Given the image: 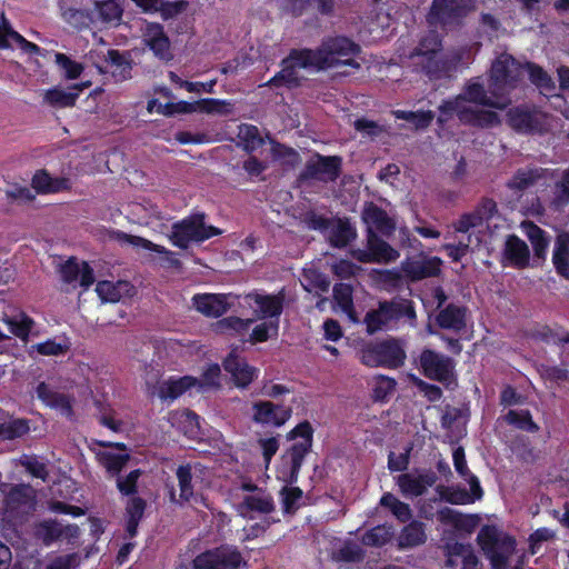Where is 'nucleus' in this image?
I'll return each mask as SVG.
<instances>
[{"label":"nucleus","mask_w":569,"mask_h":569,"mask_svg":"<svg viewBox=\"0 0 569 569\" xmlns=\"http://www.w3.org/2000/svg\"><path fill=\"white\" fill-rule=\"evenodd\" d=\"M461 59V50L443 51L442 36L436 30H429L422 34L408 54L413 69L430 80L449 78L457 70Z\"/></svg>","instance_id":"1"},{"label":"nucleus","mask_w":569,"mask_h":569,"mask_svg":"<svg viewBox=\"0 0 569 569\" xmlns=\"http://www.w3.org/2000/svg\"><path fill=\"white\" fill-rule=\"evenodd\" d=\"M461 59V50L443 51L442 36L436 30H429L422 34L408 54L413 69L430 80L449 78L457 70Z\"/></svg>","instance_id":"2"},{"label":"nucleus","mask_w":569,"mask_h":569,"mask_svg":"<svg viewBox=\"0 0 569 569\" xmlns=\"http://www.w3.org/2000/svg\"><path fill=\"white\" fill-rule=\"evenodd\" d=\"M361 52L358 43L347 37H329L322 40L321 44L312 49H293L290 52L291 59L300 68H315L326 70L340 66H349L356 69L360 68L353 57Z\"/></svg>","instance_id":"3"},{"label":"nucleus","mask_w":569,"mask_h":569,"mask_svg":"<svg viewBox=\"0 0 569 569\" xmlns=\"http://www.w3.org/2000/svg\"><path fill=\"white\" fill-rule=\"evenodd\" d=\"M523 78V64L511 54L501 53L491 64L489 92L501 100H511V92L520 86Z\"/></svg>","instance_id":"4"},{"label":"nucleus","mask_w":569,"mask_h":569,"mask_svg":"<svg viewBox=\"0 0 569 569\" xmlns=\"http://www.w3.org/2000/svg\"><path fill=\"white\" fill-rule=\"evenodd\" d=\"M477 542L489 559L492 569H507L509 559L516 551V539L495 526H483L478 536Z\"/></svg>","instance_id":"5"},{"label":"nucleus","mask_w":569,"mask_h":569,"mask_svg":"<svg viewBox=\"0 0 569 569\" xmlns=\"http://www.w3.org/2000/svg\"><path fill=\"white\" fill-rule=\"evenodd\" d=\"M438 123L443 126L453 114H457L459 121L463 124L476 128H492L500 124V118L497 112L476 108L472 106H461L457 98L443 101L439 106Z\"/></svg>","instance_id":"6"},{"label":"nucleus","mask_w":569,"mask_h":569,"mask_svg":"<svg viewBox=\"0 0 569 569\" xmlns=\"http://www.w3.org/2000/svg\"><path fill=\"white\" fill-rule=\"evenodd\" d=\"M204 213H194L172 226L170 236L174 246L187 249L190 242H202L222 231L213 226L204 223Z\"/></svg>","instance_id":"7"},{"label":"nucleus","mask_w":569,"mask_h":569,"mask_svg":"<svg viewBox=\"0 0 569 569\" xmlns=\"http://www.w3.org/2000/svg\"><path fill=\"white\" fill-rule=\"evenodd\" d=\"M312 432L313 429L310 422L303 421L287 435L288 440H293L298 437L301 438V441L293 443L282 457V459L290 466L289 473L284 478V481L289 485L296 483L298 480V475L303 459L312 447Z\"/></svg>","instance_id":"8"},{"label":"nucleus","mask_w":569,"mask_h":569,"mask_svg":"<svg viewBox=\"0 0 569 569\" xmlns=\"http://www.w3.org/2000/svg\"><path fill=\"white\" fill-rule=\"evenodd\" d=\"M405 358V350L396 339L368 343L361 350V362L368 367L399 368Z\"/></svg>","instance_id":"9"},{"label":"nucleus","mask_w":569,"mask_h":569,"mask_svg":"<svg viewBox=\"0 0 569 569\" xmlns=\"http://www.w3.org/2000/svg\"><path fill=\"white\" fill-rule=\"evenodd\" d=\"M471 10L465 0H432L426 20L429 26L458 27Z\"/></svg>","instance_id":"10"},{"label":"nucleus","mask_w":569,"mask_h":569,"mask_svg":"<svg viewBox=\"0 0 569 569\" xmlns=\"http://www.w3.org/2000/svg\"><path fill=\"white\" fill-rule=\"evenodd\" d=\"M193 569H239L246 561L237 547L222 545L198 555Z\"/></svg>","instance_id":"11"},{"label":"nucleus","mask_w":569,"mask_h":569,"mask_svg":"<svg viewBox=\"0 0 569 569\" xmlns=\"http://www.w3.org/2000/svg\"><path fill=\"white\" fill-rule=\"evenodd\" d=\"M341 164L342 160L338 156H321L317 153L307 161L305 169L298 177V181H336L341 173Z\"/></svg>","instance_id":"12"},{"label":"nucleus","mask_w":569,"mask_h":569,"mask_svg":"<svg viewBox=\"0 0 569 569\" xmlns=\"http://www.w3.org/2000/svg\"><path fill=\"white\" fill-rule=\"evenodd\" d=\"M420 366L426 377L449 386L455 381V362L451 358L426 349L420 355Z\"/></svg>","instance_id":"13"},{"label":"nucleus","mask_w":569,"mask_h":569,"mask_svg":"<svg viewBox=\"0 0 569 569\" xmlns=\"http://www.w3.org/2000/svg\"><path fill=\"white\" fill-rule=\"evenodd\" d=\"M461 106H468L467 102L492 109L503 110L512 100H501L500 97L492 96L489 90L479 81H470L466 84L462 92L456 97Z\"/></svg>","instance_id":"14"},{"label":"nucleus","mask_w":569,"mask_h":569,"mask_svg":"<svg viewBox=\"0 0 569 569\" xmlns=\"http://www.w3.org/2000/svg\"><path fill=\"white\" fill-rule=\"evenodd\" d=\"M61 280L64 283L72 284L73 288L77 283L83 289H88L96 281L93 269L86 261H79L76 257H70L64 262L58 266Z\"/></svg>","instance_id":"15"},{"label":"nucleus","mask_w":569,"mask_h":569,"mask_svg":"<svg viewBox=\"0 0 569 569\" xmlns=\"http://www.w3.org/2000/svg\"><path fill=\"white\" fill-rule=\"evenodd\" d=\"M142 41L158 59L170 61L173 58L170 39L160 23L147 22L142 29Z\"/></svg>","instance_id":"16"},{"label":"nucleus","mask_w":569,"mask_h":569,"mask_svg":"<svg viewBox=\"0 0 569 569\" xmlns=\"http://www.w3.org/2000/svg\"><path fill=\"white\" fill-rule=\"evenodd\" d=\"M254 411L252 420L261 425L281 427L291 417V407L273 403L271 401H257L252 405Z\"/></svg>","instance_id":"17"},{"label":"nucleus","mask_w":569,"mask_h":569,"mask_svg":"<svg viewBox=\"0 0 569 569\" xmlns=\"http://www.w3.org/2000/svg\"><path fill=\"white\" fill-rule=\"evenodd\" d=\"M441 263L442 261L439 258L427 257L421 253L415 258H408L403 261L401 269L412 281H418L425 278L438 276L440 273Z\"/></svg>","instance_id":"18"},{"label":"nucleus","mask_w":569,"mask_h":569,"mask_svg":"<svg viewBox=\"0 0 569 569\" xmlns=\"http://www.w3.org/2000/svg\"><path fill=\"white\" fill-rule=\"evenodd\" d=\"M438 477L432 470H422L417 473H402L397 478V483L403 495L421 496L428 487L436 483Z\"/></svg>","instance_id":"19"},{"label":"nucleus","mask_w":569,"mask_h":569,"mask_svg":"<svg viewBox=\"0 0 569 569\" xmlns=\"http://www.w3.org/2000/svg\"><path fill=\"white\" fill-rule=\"evenodd\" d=\"M509 126L518 132H535L542 128V116L527 107H516L507 113Z\"/></svg>","instance_id":"20"},{"label":"nucleus","mask_w":569,"mask_h":569,"mask_svg":"<svg viewBox=\"0 0 569 569\" xmlns=\"http://www.w3.org/2000/svg\"><path fill=\"white\" fill-rule=\"evenodd\" d=\"M361 218L367 224V231L373 230L380 232L382 236L389 237L396 230L395 220L373 202H369L365 206Z\"/></svg>","instance_id":"21"},{"label":"nucleus","mask_w":569,"mask_h":569,"mask_svg":"<svg viewBox=\"0 0 569 569\" xmlns=\"http://www.w3.org/2000/svg\"><path fill=\"white\" fill-rule=\"evenodd\" d=\"M381 311L388 323L397 322L401 318H406L411 326L416 325L417 315L411 300L396 297L391 300L380 301Z\"/></svg>","instance_id":"22"},{"label":"nucleus","mask_w":569,"mask_h":569,"mask_svg":"<svg viewBox=\"0 0 569 569\" xmlns=\"http://www.w3.org/2000/svg\"><path fill=\"white\" fill-rule=\"evenodd\" d=\"M467 308L455 303L447 305L436 316V323L446 330L462 331L466 326Z\"/></svg>","instance_id":"23"},{"label":"nucleus","mask_w":569,"mask_h":569,"mask_svg":"<svg viewBox=\"0 0 569 569\" xmlns=\"http://www.w3.org/2000/svg\"><path fill=\"white\" fill-rule=\"evenodd\" d=\"M529 248L527 243L516 234L507 237L503 248V262L507 261L511 266L523 269L529 264Z\"/></svg>","instance_id":"24"},{"label":"nucleus","mask_w":569,"mask_h":569,"mask_svg":"<svg viewBox=\"0 0 569 569\" xmlns=\"http://www.w3.org/2000/svg\"><path fill=\"white\" fill-rule=\"evenodd\" d=\"M223 368L229 372L238 387L246 388L253 379L254 368L236 355L234 351L223 361Z\"/></svg>","instance_id":"25"},{"label":"nucleus","mask_w":569,"mask_h":569,"mask_svg":"<svg viewBox=\"0 0 569 569\" xmlns=\"http://www.w3.org/2000/svg\"><path fill=\"white\" fill-rule=\"evenodd\" d=\"M193 303L198 311L208 317H220L230 308L226 295L206 293L194 296Z\"/></svg>","instance_id":"26"},{"label":"nucleus","mask_w":569,"mask_h":569,"mask_svg":"<svg viewBox=\"0 0 569 569\" xmlns=\"http://www.w3.org/2000/svg\"><path fill=\"white\" fill-rule=\"evenodd\" d=\"M367 248L370 249L373 262L377 263H389L399 258V252L373 230L367 231Z\"/></svg>","instance_id":"27"},{"label":"nucleus","mask_w":569,"mask_h":569,"mask_svg":"<svg viewBox=\"0 0 569 569\" xmlns=\"http://www.w3.org/2000/svg\"><path fill=\"white\" fill-rule=\"evenodd\" d=\"M438 520L442 523L452 525L457 530L472 532L478 526V516L462 515L455 509L445 507L437 513Z\"/></svg>","instance_id":"28"},{"label":"nucleus","mask_w":569,"mask_h":569,"mask_svg":"<svg viewBox=\"0 0 569 569\" xmlns=\"http://www.w3.org/2000/svg\"><path fill=\"white\" fill-rule=\"evenodd\" d=\"M2 321L8 326L9 333L22 340H27L33 326V320L23 311L17 309H11L10 312L4 311Z\"/></svg>","instance_id":"29"},{"label":"nucleus","mask_w":569,"mask_h":569,"mask_svg":"<svg viewBox=\"0 0 569 569\" xmlns=\"http://www.w3.org/2000/svg\"><path fill=\"white\" fill-rule=\"evenodd\" d=\"M328 230V240L336 248L347 247L357 237L356 229L347 219L332 220Z\"/></svg>","instance_id":"30"},{"label":"nucleus","mask_w":569,"mask_h":569,"mask_svg":"<svg viewBox=\"0 0 569 569\" xmlns=\"http://www.w3.org/2000/svg\"><path fill=\"white\" fill-rule=\"evenodd\" d=\"M552 263L559 276L569 280V232H560L555 242Z\"/></svg>","instance_id":"31"},{"label":"nucleus","mask_w":569,"mask_h":569,"mask_svg":"<svg viewBox=\"0 0 569 569\" xmlns=\"http://www.w3.org/2000/svg\"><path fill=\"white\" fill-rule=\"evenodd\" d=\"M37 395L46 405L59 409L62 415L72 416L71 401L67 395L53 391L44 382L38 385Z\"/></svg>","instance_id":"32"},{"label":"nucleus","mask_w":569,"mask_h":569,"mask_svg":"<svg viewBox=\"0 0 569 569\" xmlns=\"http://www.w3.org/2000/svg\"><path fill=\"white\" fill-rule=\"evenodd\" d=\"M547 174V169L543 168H523L517 170L515 176L507 182V187L511 190L523 191Z\"/></svg>","instance_id":"33"},{"label":"nucleus","mask_w":569,"mask_h":569,"mask_svg":"<svg viewBox=\"0 0 569 569\" xmlns=\"http://www.w3.org/2000/svg\"><path fill=\"white\" fill-rule=\"evenodd\" d=\"M34 490L29 485L13 487L6 497L10 510L30 509L34 505Z\"/></svg>","instance_id":"34"},{"label":"nucleus","mask_w":569,"mask_h":569,"mask_svg":"<svg viewBox=\"0 0 569 569\" xmlns=\"http://www.w3.org/2000/svg\"><path fill=\"white\" fill-rule=\"evenodd\" d=\"M254 303L259 307L263 317H279L283 309V301L286 298L284 289H281L277 295H250Z\"/></svg>","instance_id":"35"},{"label":"nucleus","mask_w":569,"mask_h":569,"mask_svg":"<svg viewBox=\"0 0 569 569\" xmlns=\"http://www.w3.org/2000/svg\"><path fill=\"white\" fill-rule=\"evenodd\" d=\"M106 61L112 68L111 74L116 81H124L131 78L132 62L129 54L112 49L108 51Z\"/></svg>","instance_id":"36"},{"label":"nucleus","mask_w":569,"mask_h":569,"mask_svg":"<svg viewBox=\"0 0 569 569\" xmlns=\"http://www.w3.org/2000/svg\"><path fill=\"white\" fill-rule=\"evenodd\" d=\"M77 99L78 93L72 92L70 88L54 87L43 94V102L57 109L74 107Z\"/></svg>","instance_id":"37"},{"label":"nucleus","mask_w":569,"mask_h":569,"mask_svg":"<svg viewBox=\"0 0 569 569\" xmlns=\"http://www.w3.org/2000/svg\"><path fill=\"white\" fill-rule=\"evenodd\" d=\"M527 71L529 79L542 93L548 94L556 90L553 79L540 66L533 62H526L523 71Z\"/></svg>","instance_id":"38"},{"label":"nucleus","mask_w":569,"mask_h":569,"mask_svg":"<svg viewBox=\"0 0 569 569\" xmlns=\"http://www.w3.org/2000/svg\"><path fill=\"white\" fill-rule=\"evenodd\" d=\"M283 63L286 66L269 81V84L273 87L286 86L288 88L300 86V78L296 70L297 67H300L296 63V60L289 56L283 60Z\"/></svg>","instance_id":"39"},{"label":"nucleus","mask_w":569,"mask_h":569,"mask_svg":"<svg viewBox=\"0 0 569 569\" xmlns=\"http://www.w3.org/2000/svg\"><path fill=\"white\" fill-rule=\"evenodd\" d=\"M33 535L43 545L49 546L62 538L61 523L54 519L40 521L33 527Z\"/></svg>","instance_id":"40"},{"label":"nucleus","mask_w":569,"mask_h":569,"mask_svg":"<svg viewBox=\"0 0 569 569\" xmlns=\"http://www.w3.org/2000/svg\"><path fill=\"white\" fill-rule=\"evenodd\" d=\"M522 227L526 231L528 239L532 244L535 256L537 258L545 259L546 251L549 244L545 231L532 221L522 222Z\"/></svg>","instance_id":"41"},{"label":"nucleus","mask_w":569,"mask_h":569,"mask_svg":"<svg viewBox=\"0 0 569 569\" xmlns=\"http://www.w3.org/2000/svg\"><path fill=\"white\" fill-rule=\"evenodd\" d=\"M197 385V379L186 376L178 380H168L160 385L159 396L162 399H176L186 390Z\"/></svg>","instance_id":"42"},{"label":"nucleus","mask_w":569,"mask_h":569,"mask_svg":"<svg viewBox=\"0 0 569 569\" xmlns=\"http://www.w3.org/2000/svg\"><path fill=\"white\" fill-rule=\"evenodd\" d=\"M333 299L339 305L341 310L349 317L353 322H358L356 316L353 300H352V287L347 283H337L333 287Z\"/></svg>","instance_id":"43"},{"label":"nucleus","mask_w":569,"mask_h":569,"mask_svg":"<svg viewBox=\"0 0 569 569\" xmlns=\"http://www.w3.org/2000/svg\"><path fill=\"white\" fill-rule=\"evenodd\" d=\"M426 539L423 523L411 521L402 529L399 536V546L401 548H411L423 543Z\"/></svg>","instance_id":"44"},{"label":"nucleus","mask_w":569,"mask_h":569,"mask_svg":"<svg viewBox=\"0 0 569 569\" xmlns=\"http://www.w3.org/2000/svg\"><path fill=\"white\" fill-rule=\"evenodd\" d=\"M59 9L63 20L76 29L88 27L90 14L82 9L72 8L68 4V0H59Z\"/></svg>","instance_id":"45"},{"label":"nucleus","mask_w":569,"mask_h":569,"mask_svg":"<svg viewBox=\"0 0 569 569\" xmlns=\"http://www.w3.org/2000/svg\"><path fill=\"white\" fill-rule=\"evenodd\" d=\"M129 289L130 284L127 281H118L117 283L100 281L96 287V291L101 300L110 302L119 301Z\"/></svg>","instance_id":"46"},{"label":"nucleus","mask_w":569,"mask_h":569,"mask_svg":"<svg viewBox=\"0 0 569 569\" xmlns=\"http://www.w3.org/2000/svg\"><path fill=\"white\" fill-rule=\"evenodd\" d=\"M365 550L355 541L347 540L343 545L332 552L335 561H342L349 563H358L365 559Z\"/></svg>","instance_id":"47"},{"label":"nucleus","mask_w":569,"mask_h":569,"mask_svg":"<svg viewBox=\"0 0 569 569\" xmlns=\"http://www.w3.org/2000/svg\"><path fill=\"white\" fill-rule=\"evenodd\" d=\"M177 478L179 482L180 488V495L179 499L176 498V493L173 490L170 491V500L172 502H184L190 499V497L193 495V489L191 485L192 480V473H191V467L189 465L187 466H180L177 470Z\"/></svg>","instance_id":"48"},{"label":"nucleus","mask_w":569,"mask_h":569,"mask_svg":"<svg viewBox=\"0 0 569 569\" xmlns=\"http://www.w3.org/2000/svg\"><path fill=\"white\" fill-rule=\"evenodd\" d=\"M238 138L241 141L243 150L248 153L253 152L264 143L259 129L252 124H241L239 127Z\"/></svg>","instance_id":"49"},{"label":"nucleus","mask_w":569,"mask_h":569,"mask_svg":"<svg viewBox=\"0 0 569 569\" xmlns=\"http://www.w3.org/2000/svg\"><path fill=\"white\" fill-rule=\"evenodd\" d=\"M273 509L274 507L272 499L268 496H247L244 497L242 503L239 506V511L242 516H247L248 511L270 513L271 511H273Z\"/></svg>","instance_id":"50"},{"label":"nucleus","mask_w":569,"mask_h":569,"mask_svg":"<svg viewBox=\"0 0 569 569\" xmlns=\"http://www.w3.org/2000/svg\"><path fill=\"white\" fill-rule=\"evenodd\" d=\"M30 430L29 422L26 419H12L0 423V439L13 440L27 435Z\"/></svg>","instance_id":"51"},{"label":"nucleus","mask_w":569,"mask_h":569,"mask_svg":"<svg viewBox=\"0 0 569 569\" xmlns=\"http://www.w3.org/2000/svg\"><path fill=\"white\" fill-rule=\"evenodd\" d=\"M99 462L110 472L112 476H118L124 468L127 462L130 460L129 453L116 455L112 452H100L98 453Z\"/></svg>","instance_id":"52"},{"label":"nucleus","mask_w":569,"mask_h":569,"mask_svg":"<svg viewBox=\"0 0 569 569\" xmlns=\"http://www.w3.org/2000/svg\"><path fill=\"white\" fill-rule=\"evenodd\" d=\"M395 116L398 119H402L412 123L417 130L428 128L435 118V113L432 111L415 112L398 110L395 111Z\"/></svg>","instance_id":"53"},{"label":"nucleus","mask_w":569,"mask_h":569,"mask_svg":"<svg viewBox=\"0 0 569 569\" xmlns=\"http://www.w3.org/2000/svg\"><path fill=\"white\" fill-rule=\"evenodd\" d=\"M392 531L390 527L377 526L362 536V543L370 547H382L390 541Z\"/></svg>","instance_id":"54"},{"label":"nucleus","mask_w":569,"mask_h":569,"mask_svg":"<svg viewBox=\"0 0 569 569\" xmlns=\"http://www.w3.org/2000/svg\"><path fill=\"white\" fill-rule=\"evenodd\" d=\"M505 420L509 425H513L521 430L530 432H536L539 430V427L532 421L531 415L528 410H509L505 416Z\"/></svg>","instance_id":"55"},{"label":"nucleus","mask_w":569,"mask_h":569,"mask_svg":"<svg viewBox=\"0 0 569 569\" xmlns=\"http://www.w3.org/2000/svg\"><path fill=\"white\" fill-rule=\"evenodd\" d=\"M54 59L56 63L63 71V78L67 80L78 79L84 70L81 63L70 59L64 53H56Z\"/></svg>","instance_id":"56"},{"label":"nucleus","mask_w":569,"mask_h":569,"mask_svg":"<svg viewBox=\"0 0 569 569\" xmlns=\"http://www.w3.org/2000/svg\"><path fill=\"white\" fill-rule=\"evenodd\" d=\"M199 106L198 111L209 114L227 116L232 112V106L230 102L217 99H202L197 101Z\"/></svg>","instance_id":"57"},{"label":"nucleus","mask_w":569,"mask_h":569,"mask_svg":"<svg viewBox=\"0 0 569 569\" xmlns=\"http://www.w3.org/2000/svg\"><path fill=\"white\" fill-rule=\"evenodd\" d=\"M280 493L284 512L288 515L295 513L300 506L299 501L302 499V490L298 487H283Z\"/></svg>","instance_id":"58"},{"label":"nucleus","mask_w":569,"mask_h":569,"mask_svg":"<svg viewBox=\"0 0 569 569\" xmlns=\"http://www.w3.org/2000/svg\"><path fill=\"white\" fill-rule=\"evenodd\" d=\"M363 322L366 323L367 331L370 335H373L389 326L387 319H385V313L381 311L380 302L378 303L377 309H371L366 313Z\"/></svg>","instance_id":"59"},{"label":"nucleus","mask_w":569,"mask_h":569,"mask_svg":"<svg viewBox=\"0 0 569 569\" xmlns=\"http://www.w3.org/2000/svg\"><path fill=\"white\" fill-rule=\"evenodd\" d=\"M270 143H271V153H272L273 158L283 159L284 162L291 167H295L299 163L300 156L295 149L287 147L282 143H279V142L274 141L273 139H270Z\"/></svg>","instance_id":"60"},{"label":"nucleus","mask_w":569,"mask_h":569,"mask_svg":"<svg viewBox=\"0 0 569 569\" xmlns=\"http://www.w3.org/2000/svg\"><path fill=\"white\" fill-rule=\"evenodd\" d=\"M569 202V168L563 171L561 180L556 183L552 204L556 209L565 207Z\"/></svg>","instance_id":"61"},{"label":"nucleus","mask_w":569,"mask_h":569,"mask_svg":"<svg viewBox=\"0 0 569 569\" xmlns=\"http://www.w3.org/2000/svg\"><path fill=\"white\" fill-rule=\"evenodd\" d=\"M303 277L308 281V286H303L308 291H311V288H317L322 292H327L330 288L329 278L316 269L303 270Z\"/></svg>","instance_id":"62"},{"label":"nucleus","mask_w":569,"mask_h":569,"mask_svg":"<svg viewBox=\"0 0 569 569\" xmlns=\"http://www.w3.org/2000/svg\"><path fill=\"white\" fill-rule=\"evenodd\" d=\"M4 32L7 34V40L14 41L24 53L32 56L40 52V48L37 44L28 41L19 32L13 30L11 26H7Z\"/></svg>","instance_id":"63"},{"label":"nucleus","mask_w":569,"mask_h":569,"mask_svg":"<svg viewBox=\"0 0 569 569\" xmlns=\"http://www.w3.org/2000/svg\"><path fill=\"white\" fill-rule=\"evenodd\" d=\"M20 463L33 477L46 480L47 477L49 476L46 465L39 461L36 456H23L20 459Z\"/></svg>","instance_id":"64"}]
</instances>
